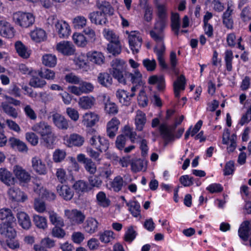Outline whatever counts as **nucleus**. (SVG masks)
Instances as JSON below:
<instances>
[{
  "label": "nucleus",
  "mask_w": 251,
  "mask_h": 251,
  "mask_svg": "<svg viewBox=\"0 0 251 251\" xmlns=\"http://www.w3.org/2000/svg\"><path fill=\"white\" fill-rule=\"evenodd\" d=\"M146 163L140 159L132 160L131 163V169L134 173H137L145 170L146 168Z\"/></svg>",
  "instance_id": "c03bdc74"
},
{
  "label": "nucleus",
  "mask_w": 251,
  "mask_h": 251,
  "mask_svg": "<svg viewBox=\"0 0 251 251\" xmlns=\"http://www.w3.org/2000/svg\"><path fill=\"white\" fill-rule=\"evenodd\" d=\"M30 36L32 40L36 42L43 41L46 38V32L41 28H36L31 31Z\"/></svg>",
  "instance_id": "4c0bfd02"
},
{
  "label": "nucleus",
  "mask_w": 251,
  "mask_h": 251,
  "mask_svg": "<svg viewBox=\"0 0 251 251\" xmlns=\"http://www.w3.org/2000/svg\"><path fill=\"white\" fill-rule=\"evenodd\" d=\"M99 176L101 177L108 179L112 175L113 171L109 164H105L99 168Z\"/></svg>",
  "instance_id": "de8ad7c7"
},
{
  "label": "nucleus",
  "mask_w": 251,
  "mask_h": 251,
  "mask_svg": "<svg viewBox=\"0 0 251 251\" xmlns=\"http://www.w3.org/2000/svg\"><path fill=\"white\" fill-rule=\"evenodd\" d=\"M13 223L4 222L0 224V234L6 239H13L16 236V231L12 226Z\"/></svg>",
  "instance_id": "ddd939ff"
},
{
  "label": "nucleus",
  "mask_w": 251,
  "mask_h": 251,
  "mask_svg": "<svg viewBox=\"0 0 251 251\" xmlns=\"http://www.w3.org/2000/svg\"><path fill=\"white\" fill-rule=\"evenodd\" d=\"M13 20L17 25L25 28L31 25L34 22V17L31 13L20 11L13 14Z\"/></svg>",
  "instance_id": "39448f33"
},
{
  "label": "nucleus",
  "mask_w": 251,
  "mask_h": 251,
  "mask_svg": "<svg viewBox=\"0 0 251 251\" xmlns=\"http://www.w3.org/2000/svg\"><path fill=\"white\" fill-rule=\"evenodd\" d=\"M126 205L132 215L135 217L140 216V205L139 202L135 201H131L126 202Z\"/></svg>",
  "instance_id": "ea45409f"
},
{
  "label": "nucleus",
  "mask_w": 251,
  "mask_h": 251,
  "mask_svg": "<svg viewBox=\"0 0 251 251\" xmlns=\"http://www.w3.org/2000/svg\"><path fill=\"white\" fill-rule=\"evenodd\" d=\"M38 73V71H35V74L33 73L31 75L32 77L29 81V85L34 88H42L46 84V82L37 76L39 75Z\"/></svg>",
  "instance_id": "a19ab883"
},
{
  "label": "nucleus",
  "mask_w": 251,
  "mask_h": 251,
  "mask_svg": "<svg viewBox=\"0 0 251 251\" xmlns=\"http://www.w3.org/2000/svg\"><path fill=\"white\" fill-rule=\"evenodd\" d=\"M75 65L80 69H85L87 67L86 56L84 54L78 55L75 59Z\"/></svg>",
  "instance_id": "680f3d73"
},
{
  "label": "nucleus",
  "mask_w": 251,
  "mask_h": 251,
  "mask_svg": "<svg viewBox=\"0 0 251 251\" xmlns=\"http://www.w3.org/2000/svg\"><path fill=\"white\" fill-rule=\"evenodd\" d=\"M54 27L55 30L60 38H66L71 33L70 27L65 21L56 20L54 22Z\"/></svg>",
  "instance_id": "f8f14e48"
},
{
  "label": "nucleus",
  "mask_w": 251,
  "mask_h": 251,
  "mask_svg": "<svg viewBox=\"0 0 251 251\" xmlns=\"http://www.w3.org/2000/svg\"><path fill=\"white\" fill-rule=\"evenodd\" d=\"M99 121V116L93 112L85 113L82 116L81 124L87 128H92Z\"/></svg>",
  "instance_id": "2eb2a0df"
},
{
  "label": "nucleus",
  "mask_w": 251,
  "mask_h": 251,
  "mask_svg": "<svg viewBox=\"0 0 251 251\" xmlns=\"http://www.w3.org/2000/svg\"><path fill=\"white\" fill-rule=\"evenodd\" d=\"M96 7L100 10L101 13H103L106 17L107 15H112L114 10L110 3L103 0H98L96 1Z\"/></svg>",
  "instance_id": "a878e982"
},
{
  "label": "nucleus",
  "mask_w": 251,
  "mask_h": 251,
  "mask_svg": "<svg viewBox=\"0 0 251 251\" xmlns=\"http://www.w3.org/2000/svg\"><path fill=\"white\" fill-rule=\"evenodd\" d=\"M233 57L232 51L227 50L225 52V60L226 62V70L230 72L232 70V60Z\"/></svg>",
  "instance_id": "0e129e2a"
},
{
  "label": "nucleus",
  "mask_w": 251,
  "mask_h": 251,
  "mask_svg": "<svg viewBox=\"0 0 251 251\" xmlns=\"http://www.w3.org/2000/svg\"><path fill=\"white\" fill-rule=\"evenodd\" d=\"M99 223L95 218L89 217L85 221L83 225V228L85 231L92 234L97 231Z\"/></svg>",
  "instance_id": "b1692460"
},
{
  "label": "nucleus",
  "mask_w": 251,
  "mask_h": 251,
  "mask_svg": "<svg viewBox=\"0 0 251 251\" xmlns=\"http://www.w3.org/2000/svg\"><path fill=\"white\" fill-rule=\"evenodd\" d=\"M133 86L131 88V93L129 94L127 91L120 89L116 92V97L120 103L124 105H129L130 103L131 98L135 96V92L137 91L141 86L144 84L143 78L141 79V82L140 83H131Z\"/></svg>",
  "instance_id": "20e7f679"
},
{
  "label": "nucleus",
  "mask_w": 251,
  "mask_h": 251,
  "mask_svg": "<svg viewBox=\"0 0 251 251\" xmlns=\"http://www.w3.org/2000/svg\"><path fill=\"white\" fill-rule=\"evenodd\" d=\"M66 156L65 151L60 149L56 150L53 154V160L56 163L62 161Z\"/></svg>",
  "instance_id": "69168bd1"
},
{
  "label": "nucleus",
  "mask_w": 251,
  "mask_h": 251,
  "mask_svg": "<svg viewBox=\"0 0 251 251\" xmlns=\"http://www.w3.org/2000/svg\"><path fill=\"white\" fill-rule=\"evenodd\" d=\"M19 225L24 229L28 230L31 226L29 216L24 211H19L16 214Z\"/></svg>",
  "instance_id": "4be33fe9"
},
{
  "label": "nucleus",
  "mask_w": 251,
  "mask_h": 251,
  "mask_svg": "<svg viewBox=\"0 0 251 251\" xmlns=\"http://www.w3.org/2000/svg\"><path fill=\"white\" fill-rule=\"evenodd\" d=\"M88 181L90 185L92 187L100 188L102 183L99 176H91L89 177Z\"/></svg>",
  "instance_id": "774afa93"
},
{
  "label": "nucleus",
  "mask_w": 251,
  "mask_h": 251,
  "mask_svg": "<svg viewBox=\"0 0 251 251\" xmlns=\"http://www.w3.org/2000/svg\"><path fill=\"white\" fill-rule=\"evenodd\" d=\"M137 233L134 229L133 226H131L127 227L124 236V240L127 242L131 243L136 237Z\"/></svg>",
  "instance_id": "bf43d9fd"
},
{
  "label": "nucleus",
  "mask_w": 251,
  "mask_h": 251,
  "mask_svg": "<svg viewBox=\"0 0 251 251\" xmlns=\"http://www.w3.org/2000/svg\"><path fill=\"white\" fill-rule=\"evenodd\" d=\"M0 219L6 220V222H13L15 220L11 210L8 208H3L0 210Z\"/></svg>",
  "instance_id": "8fccbe9b"
},
{
  "label": "nucleus",
  "mask_w": 251,
  "mask_h": 251,
  "mask_svg": "<svg viewBox=\"0 0 251 251\" xmlns=\"http://www.w3.org/2000/svg\"><path fill=\"white\" fill-rule=\"evenodd\" d=\"M171 27L175 34L178 35L180 27L179 15L177 13H173L171 16Z\"/></svg>",
  "instance_id": "3c124183"
},
{
  "label": "nucleus",
  "mask_w": 251,
  "mask_h": 251,
  "mask_svg": "<svg viewBox=\"0 0 251 251\" xmlns=\"http://www.w3.org/2000/svg\"><path fill=\"white\" fill-rule=\"evenodd\" d=\"M110 72L119 83L126 85L128 82L140 83L142 75L139 70L128 72L126 70V63L122 59L116 58L110 63Z\"/></svg>",
  "instance_id": "f257e3e1"
},
{
  "label": "nucleus",
  "mask_w": 251,
  "mask_h": 251,
  "mask_svg": "<svg viewBox=\"0 0 251 251\" xmlns=\"http://www.w3.org/2000/svg\"><path fill=\"white\" fill-rule=\"evenodd\" d=\"M13 170L15 176L21 182H27L30 180V174L21 166L16 165Z\"/></svg>",
  "instance_id": "393cba45"
},
{
  "label": "nucleus",
  "mask_w": 251,
  "mask_h": 251,
  "mask_svg": "<svg viewBox=\"0 0 251 251\" xmlns=\"http://www.w3.org/2000/svg\"><path fill=\"white\" fill-rule=\"evenodd\" d=\"M74 42L79 47H85L87 44L85 37L81 33H75L73 36Z\"/></svg>",
  "instance_id": "4d7b16f0"
},
{
  "label": "nucleus",
  "mask_w": 251,
  "mask_h": 251,
  "mask_svg": "<svg viewBox=\"0 0 251 251\" xmlns=\"http://www.w3.org/2000/svg\"><path fill=\"white\" fill-rule=\"evenodd\" d=\"M42 63L46 66L49 67H54L57 63V58L55 55L52 54H46L42 56Z\"/></svg>",
  "instance_id": "49530a36"
},
{
  "label": "nucleus",
  "mask_w": 251,
  "mask_h": 251,
  "mask_svg": "<svg viewBox=\"0 0 251 251\" xmlns=\"http://www.w3.org/2000/svg\"><path fill=\"white\" fill-rule=\"evenodd\" d=\"M87 22V19L83 16H77L72 20L73 26L76 29H81L84 27Z\"/></svg>",
  "instance_id": "37998d69"
},
{
  "label": "nucleus",
  "mask_w": 251,
  "mask_h": 251,
  "mask_svg": "<svg viewBox=\"0 0 251 251\" xmlns=\"http://www.w3.org/2000/svg\"><path fill=\"white\" fill-rule=\"evenodd\" d=\"M32 183L34 192L37 194L39 196H41L44 192V191H45V188H44L40 180L38 177L35 178L33 180Z\"/></svg>",
  "instance_id": "13d9d810"
},
{
  "label": "nucleus",
  "mask_w": 251,
  "mask_h": 251,
  "mask_svg": "<svg viewBox=\"0 0 251 251\" xmlns=\"http://www.w3.org/2000/svg\"><path fill=\"white\" fill-rule=\"evenodd\" d=\"M31 129L40 135L42 137L46 135L47 133L52 130V127L47 122L41 121L34 124L31 127Z\"/></svg>",
  "instance_id": "412c9836"
},
{
  "label": "nucleus",
  "mask_w": 251,
  "mask_h": 251,
  "mask_svg": "<svg viewBox=\"0 0 251 251\" xmlns=\"http://www.w3.org/2000/svg\"><path fill=\"white\" fill-rule=\"evenodd\" d=\"M56 49L58 52L65 55H73L75 51L74 45L67 41H62L57 43Z\"/></svg>",
  "instance_id": "dca6fc26"
},
{
  "label": "nucleus",
  "mask_w": 251,
  "mask_h": 251,
  "mask_svg": "<svg viewBox=\"0 0 251 251\" xmlns=\"http://www.w3.org/2000/svg\"><path fill=\"white\" fill-rule=\"evenodd\" d=\"M186 79L184 75H180L174 82V90L175 97L179 98L180 91L184 90L185 88Z\"/></svg>",
  "instance_id": "473e14b6"
},
{
  "label": "nucleus",
  "mask_w": 251,
  "mask_h": 251,
  "mask_svg": "<svg viewBox=\"0 0 251 251\" xmlns=\"http://www.w3.org/2000/svg\"><path fill=\"white\" fill-rule=\"evenodd\" d=\"M184 116L181 115L179 119H176L173 125L170 127L166 124H162L159 126V130L163 138L166 140H171L174 138L173 132L179 125L184 119Z\"/></svg>",
  "instance_id": "0eeeda50"
},
{
  "label": "nucleus",
  "mask_w": 251,
  "mask_h": 251,
  "mask_svg": "<svg viewBox=\"0 0 251 251\" xmlns=\"http://www.w3.org/2000/svg\"><path fill=\"white\" fill-rule=\"evenodd\" d=\"M66 112L68 117L74 122H75L79 119V113L75 108L67 107L66 108Z\"/></svg>",
  "instance_id": "338daca9"
},
{
  "label": "nucleus",
  "mask_w": 251,
  "mask_h": 251,
  "mask_svg": "<svg viewBox=\"0 0 251 251\" xmlns=\"http://www.w3.org/2000/svg\"><path fill=\"white\" fill-rule=\"evenodd\" d=\"M87 133L90 136L89 144L93 148L100 152L108 149L109 143L108 140L98 134L94 128L88 129Z\"/></svg>",
  "instance_id": "7ed1b4c3"
},
{
  "label": "nucleus",
  "mask_w": 251,
  "mask_h": 251,
  "mask_svg": "<svg viewBox=\"0 0 251 251\" xmlns=\"http://www.w3.org/2000/svg\"><path fill=\"white\" fill-rule=\"evenodd\" d=\"M42 138L45 145L48 148L50 147L54 144L56 139V136L52 132V130L47 133L46 135L42 136Z\"/></svg>",
  "instance_id": "864d4df0"
},
{
  "label": "nucleus",
  "mask_w": 251,
  "mask_h": 251,
  "mask_svg": "<svg viewBox=\"0 0 251 251\" xmlns=\"http://www.w3.org/2000/svg\"><path fill=\"white\" fill-rule=\"evenodd\" d=\"M78 86L72 85L68 87L69 91L75 95L80 96L82 94H87L92 92L94 89V86L90 82L83 81L81 79L80 82L78 84Z\"/></svg>",
  "instance_id": "6e6552de"
},
{
  "label": "nucleus",
  "mask_w": 251,
  "mask_h": 251,
  "mask_svg": "<svg viewBox=\"0 0 251 251\" xmlns=\"http://www.w3.org/2000/svg\"><path fill=\"white\" fill-rule=\"evenodd\" d=\"M14 27L8 22L0 21V35L5 38H12L14 37Z\"/></svg>",
  "instance_id": "6ab92c4d"
},
{
  "label": "nucleus",
  "mask_w": 251,
  "mask_h": 251,
  "mask_svg": "<svg viewBox=\"0 0 251 251\" xmlns=\"http://www.w3.org/2000/svg\"><path fill=\"white\" fill-rule=\"evenodd\" d=\"M156 7L157 19L155 23V28L157 29L165 27L168 17L166 5L163 4L157 3Z\"/></svg>",
  "instance_id": "423d86ee"
},
{
  "label": "nucleus",
  "mask_w": 251,
  "mask_h": 251,
  "mask_svg": "<svg viewBox=\"0 0 251 251\" xmlns=\"http://www.w3.org/2000/svg\"><path fill=\"white\" fill-rule=\"evenodd\" d=\"M56 191L59 195L65 201L71 200L74 195V191L67 185H58Z\"/></svg>",
  "instance_id": "a211bd4d"
},
{
  "label": "nucleus",
  "mask_w": 251,
  "mask_h": 251,
  "mask_svg": "<svg viewBox=\"0 0 251 251\" xmlns=\"http://www.w3.org/2000/svg\"><path fill=\"white\" fill-rule=\"evenodd\" d=\"M65 216L73 225H80L85 219V215L81 211L76 209L65 210Z\"/></svg>",
  "instance_id": "1a4fd4ad"
},
{
  "label": "nucleus",
  "mask_w": 251,
  "mask_h": 251,
  "mask_svg": "<svg viewBox=\"0 0 251 251\" xmlns=\"http://www.w3.org/2000/svg\"><path fill=\"white\" fill-rule=\"evenodd\" d=\"M33 222L39 228L44 229L47 227V220L44 217L35 215L33 216Z\"/></svg>",
  "instance_id": "6e6d98bb"
},
{
  "label": "nucleus",
  "mask_w": 251,
  "mask_h": 251,
  "mask_svg": "<svg viewBox=\"0 0 251 251\" xmlns=\"http://www.w3.org/2000/svg\"><path fill=\"white\" fill-rule=\"evenodd\" d=\"M107 50L109 53L112 54L113 55H119L122 50V46L120 41L110 42L107 45Z\"/></svg>",
  "instance_id": "a18cd8bd"
},
{
  "label": "nucleus",
  "mask_w": 251,
  "mask_h": 251,
  "mask_svg": "<svg viewBox=\"0 0 251 251\" xmlns=\"http://www.w3.org/2000/svg\"><path fill=\"white\" fill-rule=\"evenodd\" d=\"M120 124L119 120L116 117L113 118L107 124V134L111 138H114L119 128Z\"/></svg>",
  "instance_id": "cd10ccee"
},
{
  "label": "nucleus",
  "mask_w": 251,
  "mask_h": 251,
  "mask_svg": "<svg viewBox=\"0 0 251 251\" xmlns=\"http://www.w3.org/2000/svg\"><path fill=\"white\" fill-rule=\"evenodd\" d=\"M86 56L90 62L98 65H101L104 62V56L100 52L90 51L87 53Z\"/></svg>",
  "instance_id": "c756f323"
},
{
  "label": "nucleus",
  "mask_w": 251,
  "mask_h": 251,
  "mask_svg": "<svg viewBox=\"0 0 251 251\" xmlns=\"http://www.w3.org/2000/svg\"><path fill=\"white\" fill-rule=\"evenodd\" d=\"M84 142V138L82 136L74 133L71 134L69 138L66 140L65 144L69 147L73 146L80 147Z\"/></svg>",
  "instance_id": "7c9ffc66"
},
{
  "label": "nucleus",
  "mask_w": 251,
  "mask_h": 251,
  "mask_svg": "<svg viewBox=\"0 0 251 251\" xmlns=\"http://www.w3.org/2000/svg\"><path fill=\"white\" fill-rule=\"evenodd\" d=\"M15 48L18 55L25 59L28 58L30 54V50L21 42L18 41L15 43Z\"/></svg>",
  "instance_id": "f704fd0d"
},
{
  "label": "nucleus",
  "mask_w": 251,
  "mask_h": 251,
  "mask_svg": "<svg viewBox=\"0 0 251 251\" xmlns=\"http://www.w3.org/2000/svg\"><path fill=\"white\" fill-rule=\"evenodd\" d=\"M49 218L50 222L55 226H63L64 223L62 218L53 211L49 212Z\"/></svg>",
  "instance_id": "603ef678"
},
{
  "label": "nucleus",
  "mask_w": 251,
  "mask_h": 251,
  "mask_svg": "<svg viewBox=\"0 0 251 251\" xmlns=\"http://www.w3.org/2000/svg\"><path fill=\"white\" fill-rule=\"evenodd\" d=\"M114 233L111 230H105L99 234L100 241L104 243H108L114 239Z\"/></svg>",
  "instance_id": "5fc2aeb1"
},
{
  "label": "nucleus",
  "mask_w": 251,
  "mask_h": 251,
  "mask_svg": "<svg viewBox=\"0 0 251 251\" xmlns=\"http://www.w3.org/2000/svg\"><path fill=\"white\" fill-rule=\"evenodd\" d=\"M31 167L33 170L40 175H45L47 169L45 163L40 156H35L31 158Z\"/></svg>",
  "instance_id": "4468645a"
},
{
  "label": "nucleus",
  "mask_w": 251,
  "mask_h": 251,
  "mask_svg": "<svg viewBox=\"0 0 251 251\" xmlns=\"http://www.w3.org/2000/svg\"><path fill=\"white\" fill-rule=\"evenodd\" d=\"M0 180L8 186L14 185L15 182L12 173L4 168H0Z\"/></svg>",
  "instance_id": "bb28decb"
},
{
  "label": "nucleus",
  "mask_w": 251,
  "mask_h": 251,
  "mask_svg": "<svg viewBox=\"0 0 251 251\" xmlns=\"http://www.w3.org/2000/svg\"><path fill=\"white\" fill-rule=\"evenodd\" d=\"M96 200L97 204L103 208L108 207L111 204L110 200L103 191H100L97 194Z\"/></svg>",
  "instance_id": "58836bf2"
},
{
  "label": "nucleus",
  "mask_w": 251,
  "mask_h": 251,
  "mask_svg": "<svg viewBox=\"0 0 251 251\" xmlns=\"http://www.w3.org/2000/svg\"><path fill=\"white\" fill-rule=\"evenodd\" d=\"M165 28L156 29L155 24L154 28L150 31V34L151 37L155 41L156 44L154 48V51L157 55L159 65L162 68L166 69L167 65L164 58V55L166 50L164 42V33L163 32Z\"/></svg>",
  "instance_id": "f03ea898"
},
{
  "label": "nucleus",
  "mask_w": 251,
  "mask_h": 251,
  "mask_svg": "<svg viewBox=\"0 0 251 251\" xmlns=\"http://www.w3.org/2000/svg\"><path fill=\"white\" fill-rule=\"evenodd\" d=\"M73 188L78 194H82L87 192L91 190L87 182L83 180L76 181L73 185Z\"/></svg>",
  "instance_id": "e433bc0d"
},
{
  "label": "nucleus",
  "mask_w": 251,
  "mask_h": 251,
  "mask_svg": "<svg viewBox=\"0 0 251 251\" xmlns=\"http://www.w3.org/2000/svg\"><path fill=\"white\" fill-rule=\"evenodd\" d=\"M7 195L9 199L14 202H23L27 199V195L17 187L9 188Z\"/></svg>",
  "instance_id": "9b49d317"
},
{
  "label": "nucleus",
  "mask_w": 251,
  "mask_h": 251,
  "mask_svg": "<svg viewBox=\"0 0 251 251\" xmlns=\"http://www.w3.org/2000/svg\"><path fill=\"white\" fill-rule=\"evenodd\" d=\"M249 226L250 222L245 221L242 223L238 229L239 236L244 241H247L250 235H251Z\"/></svg>",
  "instance_id": "2f4dec72"
},
{
  "label": "nucleus",
  "mask_w": 251,
  "mask_h": 251,
  "mask_svg": "<svg viewBox=\"0 0 251 251\" xmlns=\"http://www.w3.org/2000/svg\"><path fill=\"white\" fill-rule=\"evenodd\" d=\"M98 81L102 86L108 87L112 84V78L107 73H100L98 75Z\"/></svg>",
  "instance_id": "79ce46f5"
},
{
  "label": "nucleus",
  "mask_w": 251,
  "mask_h": 251,
  "mask_svg": "<svg viewBox=\"0 0 251 251\" xmlns=\"http://www.w3.org/2000/svg\"><path fill=\"white\" fill-rule=\"evenodd\" d=\"M88 17L92 23L97 25H104L107 22V17L99 11L90 13Z\"/></svg>",
  "instance_id": "aec40b11"
},
{
  "label": "nucleus",
  "mask_w": 251,
  "mask_h": 251,
  "mask_svg": "<svg viewBox=\"0 0 251 251\" xmlns=\"http://www.w3.org/2000/svg\"><path fill=\"white\" fill-rule=\"evenodd\" d=\"M136 129L142 131L146 123V114L141 110H137L134 119Z\"/></svg>",
  "instance_id": "72a5a7b5"
},
{
  "label": "nucleus",
  "mask_w": 251,
  "mask_h": 251,
  "mask_svg": "<svg viewBox=\"0 0 251 251\" xmlns=\"http://www.w3.org/2000/svg\"><path fill=\"white\" fill-rule=\"evenodd\" d=\"M52 122L58 128L67 130L69 127V121L64 116L58 113H54L52 115Z\"/></svg>",
  "instance_id": "f3484780"
},
{
  "label": "nucleus",
  "mask_w": 251,
  "mask_h": 251,
  "mask_svg": "<svg viewBox=\"0 0 251 251\" xmlns=\"http://www.w3.org/2000/svg\"><path fill=\"white\" fill-rule=\"evenodd\" d=\"M143 85L137 90L140 91L139 94L138 96V101L139 105L142 107H145L147 105L148 102V99L146 96L145 92L143 90Z\"/></svg>",
  "instance_id": "e2e57ef3"
},
{
  "label": "nucleus",
  "mask_w": 251,
  "mask_h": 251,
  "mask_svg": "<svg viewBox=\"0 0 251 251\" xmlns=\"http://www.w3.org/2000/svg\"><path fill=\"white\" fill-rule=\"evenodd\" d=\"M95 102L96 100L92 96H82L79 99L78 104L80 108L87 110L92 108L95 105Z\"/></svg>",
  "instance_id": "c85d7f7f"
},
{
  "label": "nucleus",
  "mask_w": 251,
  "mask_h": 251,
  "mask_svg": "<svg viewBox=\"0 0 251 251\" xmlns=\"http://www.w3.org/2000/svg\"><path fill=\"white\" fill-rule=\"evenodd\" d=\"M8 143L13 149L22 152H26L28 148L26 144L19 139L15 137H10L8 139Z\"/></svg>",
  "instance_id": "5701e85b"
},
{
  "label": "nucleus",
  "mask_w": 251,
  "mask_h": 251,
  "mask_svg": "<svg viewBox=\"0 0 251 251\" xmlns=\"http://www.w3.org/2000/svg\"><path fill=\"white\" fill-rule=\"evenodd\" d=\"M104 37L110 42L119 41V36L113 31L109 29H105L103 31Z\"/></svg>",
  "instance_id": "052dcab7"
},
{
  "label": "nucleus",
  "mask_w": 251,
  "mask_h": 251,
  "mask_svg": "<svg viewBox=\"0 0 251 251\" xmlns=\"http://www.w3.org/2000/svg\"><path fill=\"white\" fill-rule=\"evenodd\" d=\"M126 185V183L124 181L123 178L120 176L114 177L110 183L111 189L115 192H118L122 190L123 187Z\"/></svg>",
  "instance_id": "c9c22d12"
},
{
  "label": "nucleus",
  "mask_w": 251,
  "mask_h": 251,
  "mask_svg": "<svg viewBox=\"0 0 251 251\" xmlns=\"http://www.w3.org/2000/svg\"><path fill=\"white\" fill-rule=\"evenodd\" d=\"M1 107L4 112L9 116L14 119L18 117V112L13 106L9 105L6 102H3L1 103Z\"/></svg>",
  "instance_id": "09e8293b"
},
{
  "label": "nucleus",
  "mask_w": 251,
  "mask_h": 251,
  "mask_svg": "<svg viewBox=\"0 0 251 251\" xmlns=\"http://www.w3.org/2000/svg\"><path fill=\"white\" fill-rule=\"evenodd\" d=\"M129 45L133 53H137L141 48L142 39L139 32L132 31L128 37Z\"/></svg>",
  "instance_id": "9d476101"
}]
</instances>
